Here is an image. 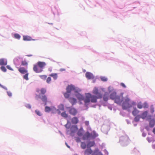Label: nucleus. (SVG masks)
Masks as SVG:
<instances>
[{
	"label": "nucleus",
	"mask_w": 155,
	"mask_h": 155,
	"mask_svg": "<svg viewBox=\"0 0 155 155\" xmlns=\"http://www.w3.org/2000/svg\"><path fill=\"white\" fill-rule=\"evenodd\" d=\"M93 93L95 95H92L90 93H87L86 94L84 102L85 105H87L91 102L92 103H95L97 102V99L102 98L103 95L99 92L98 88H94L92 91Z\"/></svg>",
	"instance_id": "nucleus-1"
},
{
	"label": "nucleus",
	"mask_w": 155,
	"mask_h": 155,
	"mask_svg": "<svg viewBox=\"0 0 155 155\" xmlns=\"http://www.w3.org/2000/svg\"><path fill=\"white\" fill-rule=\"evenodd\" d=\"M93 93L95 95H92L90 93H87L86 94L84 102L85 105H87L91 102L92 103H95L97 102V99L102 98L103 95L99 92L98 88H94L92 91Z\"/></svg>",
	"instance_id": "nucleus-2"
},
{
	"label": "nucleus",
	"mask_w": 155,
	"mask_h": 155,
	"mask_svg": "<svg viewBox=\"0 0 155 155\" xmlns=\"http://www.w3.org/2000/svg\"><path fill=\"white\" fill-rule=\"evenodd\" d=\"M123 101H124L122 104L123 109L126 110L132 107L131 105L129 103L130 100L128 97H126Z\"/></svg>",
	"instance_id": "nucleus-3"
},
{
	"label": "nucleus",
	"mask_w": 155,
	"mask_h": 155,
	"mask_svg": "<svg viewBox=\"0 0 155 155\" xmlns=\"http://www.w3.org/2000/svg\"><path fill=\"white\" fill-rule=\"evenodd\" d=\"M97 136V135L95 132H93L90 134L87 131L83 135V139L84 140H85L90 137L94 138Z\"/></svg>",
	"instance_id": "nucleus-4"
},
{
	"label": "nucleus",
	"mask_w": 155,
	"mask_h": 155,
	"mask_svg": "<svg viewBox=\"0 0 155 155\" xmlns=\"http://www.w3.org/2000/svg\"><path fill=\"white\" fill-rule=\"evenodd\" d=\"M124 98H123L122 97H120L117 95L114 100V102L117 104H120Z\"/></svg>",
	"instance_id": "nucleus-5"
},
{
	"label": "nucleus",
	"mask_w": 155,
	"mask_h": 155,
	"mask_svg": "<svg viewBox=\"0 0 155 155\" xmlns=\"http://www.w3.org/2000/svg\"><path fill=\"white\" fill-rule=\"evenodd\" d=\"M33 70L35 72L37 73H40L42 71V69L39 67L37 64L34 65Z\"/></svg>",
	"instance_id": "nucleus-6"
},
{
	"label": "nucleus",
	"mask_w": 155,
	"mask_h": 155,
	"mask_svg": "<svg viewBox=\"0 0 155 155\" xmlns=\"http://www.w3.org/2000/svg\"><path fill=\"white\" fill-rule=\"evenodd\" d=\"M69 113L71 115L75 116L78 113L77 110L74 108H70L69 110Z\"/></svg>",
	"instance_id": "nucleus-7"
},
{
	"label": "nucleus",
	"mask_w": 155,
	"mask_h": 155,
	"mask_svg": "<svg viewBox=\"0 0 155 155\" xmlns=\"http://www.w3.org/2000/svg\"><path fill=\"white\" fill-rule=\"evenodd\" d=\"M86 78L88 79H92L94 78V76L91 73L87 72L85 74Z\"/></svg>",
	"instance_id": "nucleus-8"
},
{
	"label": "nucleus",
	"mask_w": 155,
	"mask_h": 155,
	"mask_svg": "<svg viewBox=\"0 0 155 155\" xmlns=\"http://www.w3.org/2000/svg\"><path fill=\"white\" fill-rule=\"evenodd\" d=\"M75 89L74 86L72 85H68L66 88V90L68 92L71 93L72 91L74 90Z\"/></svg>",
	"instance_id": "nucleus-9"
},
{
	"label": "nucleus",
	"mask_w": 155,
	"mask_h": 155,
	"mask_svg": "<svg viewBox=\"0 0 155 155\" xmlns=\"http://www.w3.org/2000/svg\"><path fill=\"white\" fill-rule=\"evenodd\" d=\"M37 64L39 67H40L42 70L43 68L46 65V64L45 62L41 61L38 62L37 63Z\"/></svg>",
	"instance_id": "nucleus-10"
},
{
	"label": "nucleus",
	"mask_w": 155,
	"mask_h": 155,
	"mask_svg": "<svg viewBox=\"0 0 155 155\" xmlns=\"http://www.w3.org/2000/svg\"><path fill=\"white\" fill-rule=\"evenodd\" d=\"M78 122V119L77 117H74L71 119V122L73 124H77Z\"/></svg>",
	"instance_id": "nucleus-11"
},
{
	"label": "nucleus",
	"mask_w": 155,
	"mask_h": 155,
	"mask_svg": "<svg viewBox=\"0 0 155 155\" xmlns=\"http://www.w3.org/2000/svg\"><path fill=\"white\" fill-rule=\"evenodd\" d=\"M18 71L20 72L23 74H24L28 72L25 68L23 67H21L18 69Z\"/></svg>",
	"instance_id": "nucleus-12"
},
{
	"label": "nucleus",
	"mask_w": 155,
	"mask_h": 155,
	"mask_svg": "<svg viewBox=\"0 0 155 155\" xmlns=\"http://www.w3.org/2000/svg\"><path fill=\"white\" fill-rule=\"evenodd\" d=\"M92 150L91 148H88L85 150L84 154L85 155H90L92 153Z\"/></svg>",
	"instance_id": "nucleus-13"
},
{
	"label": "nucleus",
	"mask_w": 155,
	"mask_h": 155,
	"mask_svg": "<svg viewBox=\"0 0 155 155\" xmlns=\"http://www.w3.org/2000/svg\"><path fill=\"white\" fill-rule=\"evenodd\" d=\"M92 155H103L99 151L98 148L96 149L92 153Z\"/></svg>",
	"instance_id": "nucleus-14"
},
{
	"label": "nucleus",
	"mask_w": 155,
	"mask_h": 155,
	"mask_svg": "<svg viewBox=\"0 0 155 155\" xmlns=\"http://www.w3.org/2000/svg\"><path fill=\"white\" fill-rule=\"evenodd\" d=\"M7 64V61L4 59L2 58L0 59V65H6Z\"/></svg>",
	"instance_id": "nucleus-15"
},
{
	"label": "nucleus",
	"mask_w": 155,
	"mask_h": 155,
	"mask_svg": "<svg viewBox=\"0 0 155 155\" xmlns=\"http://www.w3.org/2000/svg\"><path fill=\"white\" fill-rule=\"evenodd\" d=\"M117 96L116 93L115 92H114L110 94V99L114 100Z\"/></svg>",
	"instance_id": "nucleus-16"
},
{
	"label": "nucleus",
	"mask_w": 155,
	"mask_h": 155,
	"mask_svg": "<svg viewBox=\"0 0 155 155\" xmlns=\"http://www.w3.org/2000/svg\"><path fill=\"white\" fill-rule=\"evenodd\" d=\"M69 101L72 104V105L75 104L77 102L76 99L74 98H69Z\"/></svg>",
	"instance_id": "nucleus-17"
},
{
	"label": "nucleus",
	"mask_w": 155,
	"mask_h": 155,
	"mask_svg": "<svg viewBox=\"0 0 155 155\" xmlns=\"http://www.w3.org/2000/svg\"><path fill=\"white\" fill-rule=\"evenodd\" d=\"M41 99L42 101L45 102V105H46L47 101V98L46 96L45 95H42Z\"/></svg>",
	"instance_id": "nucleus-18"
},
{
	"label": "nucleus",
	"mask_w": 155,
	"mask_h": 155,
	"mask_svg": "<svg viewBox=\"0 0 155 155\" xmlns=\"http://www.w3.org/2000/svg\"><path fill=\"white\" fill-rule=\"evenodd\" d=\"M95 143L94 141H90L87 144V147H91L94 145Z\"/></svg>",
	"instance_id": "nucleus-19"
},
{
	"label": "nucleus",
	"mask_w": 155,
	"mask_h": 155,
	"mask_svg": "<svg viewBox=\"0 0 155 155\" xmlns=\"http://www.w3.org/2000/svg\"><path fill=\"white\" fill-rule=\"evenodd\" d=\"M108 94L107 92H105L103 96V100L105 101H107L108 100Z\"/></svg>",
	"instance_id": "nucleus-20"
},
{
	"label": "nucleus",
	"mask_w": 155,
	"mask_h": 155,
	"mask_svg": "<svg viewBox=\"0 0 155 155\" xmlns=\"http://www.w3.org/2000/svg\"><path fill=\"white\" fill-rule=\"evenodd\" d=\"M147 111H145L141 115V116L140 117L141 118L144 119H145L147 115Z\"/></svg>",
	"instance_id": "nucleus-21"
},
{
	"label": "nucleus",
	"mask_w": 155,
	"mask_h": 155,
	"mask_svg": "<svg viewBox=\"0 0 155 155\" xmlns=\"http://www.w3.org/2000/svg\"><path fill=\"white\" fill-rule=\"evenodd\" d=\"M77 98L79 100H84L85 99H84L83 96L80 94H78L77 96Z\"/></svg>",
	"instance_id": "nucleus-22"
},
{
	"label": "nucleus",
	"mask_w": 155,
	"mask_h": 155,
	"mask_svg": "<svg viewBox=\"0 0 155 155\" xmlns=\"http://www.w3.org/2000/svg\"><path fill=\"white\" fill-rule=\"evenodd\" d=\"M49 76L53 77L54 80H56L58 78L57 74L56 73H52Z\"/></svg>",
	"instance_id": "nucleus-23"
},
{
	"label": "nucleus",
	"mask_w": 155,
	"mask_h": 155,
	"mask_svg": "<svg viewBox=\"0 0 155 155\" xmlns=\"http://www.w3.org/2000/svg\"><path fill=\"white\" fill-rule=\"evenodd\" d=\"M83 134V130L81 129H80L78 131L77 134L79 136H82Z\"/></svg>",
	"instance_id": "nucleus-24"
},
{
	"label": "nucleus",
	"mask_w": 155,
	"mask_h": 155,
	"mask_svg": "<svg viewBox=\"0 0 155 155\" xmlns=\"http://www.w3.org/2000/svg\"><path fill=\"white\" fill-rule=\"evenodd\" d=\"M139 112V111L136 108L134 109L132 112V114L134 116L136 115Z\"/></svg>",
	"instance_id": "nucleus-25"
},
{
	"label": "nucleus",
	"mask_w": 155,
	"mask_h": 155,
	"mask_svg": "<svg viewBox=\"0 0 155 155\" xmlns=\"http://www.w3.org/2000/svg\"><path fill=\"white\" fill-rule=\"evenodd\" d=\"M46 89L45 88H42L40 90L41 94H44L46 92Z\"/></svg>",
	"instance_id": "nucleus-26"
},
{
	"label": "nucleus",
	"mask_w": 155,
	"mask_h": 155,
	"mask_svg": "<svg viewBox=\"0 0 155 155\" xmlns=\"http://www.w3.org/2000/svg\"><path fill=\"white\" fill-rule=\"evenodd\" d=\"M23 39L25 41H31V37L28 36H24Z\"/></svg>",
	"instance_id": "nucleus-27"
},
{
	"label": "nucleus",
	"mask_w": 155,
	"mask_h": 155,
	"mask_svg": "<svg viewBox=\"0 0 155 155\" xmlns=\"http://www.w3.org/2000/svg\"><path fill=\"white\" fill-rule=\"evenodd\" d=\"M81 147L82 149H84L86 148V143L83 142H81Z\"/></svg>",
	"instance_id": "nucleus-28"
},
{
	"label": "nucleus",
	"mask_w": 155,
	"mask_h": 155,
	"mask_svg": "<svg viewBox=\"0 0 155 155\" xmlns=\"http://www.w3.org/2000/svg\"><path fill=\"white\" fill-rule=\"evenodd\" d=\"M70 92H68L67 91L64 94V96L65 98H68L70 95Z\"/></svg>",
	"instance_id": "nucleus-29"
},
{
	"label": "nucleus",
	"mask_w": 155,
	"mask_h": 155,
	"mask_svg": "<svg viewBox=\"0 0 155 155\" xmlns=\"http://www.w3.org/2000/svg\"><path fill=\"white\" fill-rule=\"evenodd\" d=\"M51 110V109L49 107L46 106L45 108V111L46 112H49Z\"/></svg>",
	"instance_id": "nucleus-30"
},
{
	"label": "nucleus",
	"mask_w": 155,
	"mask_h": 155,
	"mask_svg": "<svg viewBox=\"0 0 155 155\" xmlns=\"http://www.w3.org/2000/svg\"><path fill=\"white\" fill-rule=\"evenodd\" d=\"M61 115L62 117H65V118L67 117L68 116V115L66 113V112L65 111H64V112H62L61 114Z\"/></svg>",
	"instance_id": "nucleus-31"
},
{
	"label": "nucleus",
	"mask_w": 155,
	"mask_h": 155,
	"mask_svg": "<svg viewBox=\"0 0 155 155\" xmlns=\"http://www.w3.org/2000/svg\"><path fill=\"white\" fill-rule=\"evenodd\" d=\"M141 117L139 115H137L134 118V120L136 122L138 121Z\"/></svg>",
	"instance_id": "nucleus-32"
},
{
	"label": "nucleus",
	"mask_w": 155,
	"mask_h": 155,
	"mask_svg": "<svg viewBox=\"0 0 155 155\" xmlns=\"http://www.w3.org/2000/svg\"><path fill=\"white\" fill-rule=\"evenodd\" d=\"M25 74L23 76V78L24 79L28 80V74L27 72V73H25Z\"/></svg>",
	"instance_id": "nucleus-33"
},
{
	"label": "nucleus",
	"mask_w": 155,
	"mask_h": 155,
	"mask_svg": "<svg viewBox=\"0 0 155 155\" xmlns=\"http://www.w3.org/2000/svg\"><path fill=\"white\" fill-rule=\"evenodd\" d=\"M137 107L139 109H141L143 107V105L141 103H139L137 105Z\"/></svg>",
	"instance_id": "nucleus-34"
},
{
	"label": "nucleus",
	"mask_w": 155,
	"mask_h": 155,
	"mask_svg": "<svg viewBox=\"0 0 155 155\" xmlns=\"http://www.w3.org/2000/svg\"><path fill=\"white\" fill-rule=\"evenodd\" d=\"M150 127H152L154 126V121L153 120H151L149 124Z\"/></svg>",
	"instance_id": "nucleus-35"
},
{
	"label": "nucleus",
	"mask_w": 155,
	"mask_h": 155,
	"mask_svg": "<svg viewBox=\"0 0 155 155\" xmlns=\"http://www.w3.org/2000/svg\"><path fill=\"white\" fill-rule=\"evenodd\" d=\"M101 80L103 81H107V78L104 77H101Z\"/></svg>",
	"instance_id": "nucleus-36"
},
{
	"label": "nucleus",
	"mask_w": 155,
	"mask_h": 155,
	"mask_svg": "<svg viewBox=\"0 0 155 155\" xmlns=\"http://www.w3.org/2000/svg\"><path fill=\"white\" fill-rule=\"evenodd\" d=\"M40 78L42 79L45 80L47 78V76L46 75H40Z\"/></svg>",
	"instance_id": "nucleus-37"
},
{
	"label": "nucleus",
	"mask_w": 155,
	"mask_h": 155,
	"mask_svg": "<svg viewBox=\"0 0 155 155\" xmlns=\"http://www.w3.org/2000/svg\"><path fill=\"white\" fill-rule=\"evenodd\" d=\"M51 81V78L50 77H48L47 80H46V82L48 84H50Z\"/></svg>",
	"instance_id": "nucleus-38"
},
{
	"label": "nucleus",
	"mask_w": 155,
	"mask_h": 155,
	"mask_svg": "<svg viewBox=\"0 0 155 155\" xmlns=\"http://www.w3.org/2000/svg\"><path fill=\"white\" fill-rule=\"evenodd\" d=\"M14 37L18 39H20V35L18 34H15L14 35Z\"/></svg>",
	"instance_id": "nucleus-39"
},
{
	"label": "nucleus",
	"mask_w": 155,
	"mask_h": 155,
	"mask_svg": "<svg viewBox=\"0 0 155 155\" xmlns=\"http://www.w3.org/2000/svg\"><path fill=\"white\" fill-rule=\"evenodd\" d=\"M143 105V107L145 108H147L148 107V105L146 103H144Z\"/></svg>",
	"instance_id": "nucleus-40"
},
{
	"label": "nucleus",
	"mask_w": 155,
	"mask_h": 155,
	"mask_svg": "<svg viewBox=\"0 0 155 155\" xmlns=\"http://www.w3.org/2000/svg\"><path fill=\"white\" fill-rule=\"evenodd\" d=\"M1 70L4 72H5L6 71V69L5 68L4 66H2L1 67Z\"/></svg>",
	"instance_id": "nucleus-41"
},
{
	"label": "nucleus",
	"mask_w": 155,
	"mask_h": 155,
	"mask_svg": "<svg viewBox=\"0 0 155 155\" xmlns=\"http://www.w3.org/2000/svg\"><path fill=\"white\" fill-rule=\"evenodd\" d=\"M35 112L36 114L40 116L41 115V112L38 110H35Z\"/></svg>",
	"instance_id": "nucleus-42"
},
{
	"label": "nucleus",
	"mask_w": 155,
	"mask_h": 155,
	"mask_svg": "<svg viewBox=\"0 0 155 155\" xmlns=\"http://www.w3.org/2000/svg\"><path fill=\"white\" fill-rule=\"evenodd\" d=\"M28 64V63L25 61H22L21 62V65L23 66H25L27 65Z\"/></svg>",
	"instance_id": "nucleus-43"
},
{
	"label": "nucleus",
	"mask_w": 155,
	"mask_h": 155,
	"mask_svg": "<svg viewBox=\"0 0 155 155\" xmlns=\"http://www.w3.org/2000/svg\"><path fill=\"white\" fill-rule=\"evenodd\" d=\"M7 93L8 94V95L9 97H11L12 96V94L11 92L10 91H7Z\"/></svg>",
	"instance_id": "nucleus-44"
},
{
	"label": "nucleus",
	"mask_w": 155,
	"mask_h": 155,
	"mask_svg": "<svg viewBox=\"0 0 155 155\" xmlns=\"http://www.w3.org/2000/svg\"><path fill=\"white\" fill-rule=\"evenodd\" d=\"M26 107L27 108L30 109L31 108V106L29 104H27L26 105Z\"/></svg>",
	"instance_id": "nucleus-45"
},
{
	"label": "nucleus",
	"mask_w": 155,
	"mask_h": 155,
	"mask_svg": "<svg viewBox=\"0 0 155 155\" xmlns=\"http://www.w3.org/2000/svg\"><path fill=\"white\" fill-rule=\"evenodd\" d=\"M120 85L124 88H126V85L124 83H121L120 84Z\"/></svg>",
	"instance_id": "nucleus-46"
},
{
	"label": "nucleus",
	"mask_w": 155,
	"mask_h": 155,
	"mask_svg": "<svg viewBox=\"0 0 155 155\" xmlns=\"http://www.w3.org/2000/svg\"><path fill=\"white\" fill-rule=\"evenodd\" d=\"M6 67H7V68L8 69H9V70H12V71H13V69H12V68L10 67V66L8 65V66H6Z\"/></svg>",
	"instance_id": "nucleus-47"
},
{
	"label": "nucleus",
	"mask_w": 155,
	"mask_h": 155,
	"mask_svg": "<svg viewBox=\"0 0 155 155\" xmlns=\"http://www.w3.org/2000/svg\"><path fill=\"white\" fill-rule=\"evenodd\" d=\"M76 141L77 142H80L81 141V140H80V138H79L78 137L76 139Z\"/></svg>",
	"instance_id": "nucleus-48"
},
{
	"label": "nucleus",
	"mask_w": 155,
	"mask_h": 155,
	"mask_svg": "<svg viewBox=\"0 0 155 155\" xmlns=\"http://www.w3.org/2000/svg\"><path fill=\"white\" fill-rule=\"evenodd\" d=\"M85 124L86 126H88L89 124V122L88 121H86L85 122Z\"/></svg>",
	"instance_id": "nucleus-49"
},
{
	"label": "nucleus",
	"mask_w": 155,
	"mask_h": 155,
	"mask_svg": "<svg viewBox=\"0 0 155 155\" xmlns=\"http://www.w3.org/2000/svg\"><path fill=\"white\" fill-rule=\"evenodd\" d=\"M65 69L64 68H61L60 69V71H65Z\"/></svg>",
	"instance_id": "nucleus-50"
},
{
	"label": "nucleus",
	"mask_w": 155,
	"mask_h": 155,
	"mask_svg": "<svg viewBox=\"0 0 155 155\" xmlns=\"http://www.w3.org/2000/svg\"><path fill=\"white\" fill-rule=\"evenodd\" d=\"M65 144L68 147V148H70V147L66 143H65Z\"/></svg>",
	"instance_id": "nucleus-51"
},
{
	"label": "nucleus",
	"mask_w": 155,
	"mask_h": 155,
	"mask_svg": "<svg viewBox=\"0 0 155 155\" xmlns=\"http://www.w3.org/2000/svg\"><path fill=\"white\" fill-rule=\"evenodd\" d=\"M153 132L154 134H155V127L153 129Z\"/></svg>",
	"instance_id": "nucleus-52"
},
{
	"label": "nucleus",
	"mask_w": 155,
	"mask_h": 155,
	"mask_svg": "<svg viewBox=\"0 0 155 155\" xmlns=\"http://www.w3.org/2000/svg\"><path fill=\"white\" fill-rule=\"evenodd\" d=\"M151 111L152 113H153L154 112V109L153 108V109H151Z\"/></svg>",
	"instance_id": "nucleus-53"
},
{
	"label": "nucleus",
	"mask_w": 155,
	"mask_h": 155,
	"mask_svg": "<svg viewBox=\"0 0 155 155\" xmlns=\"http://www.w3.org/2000/svg\"><path fill=\"white\" fill-rule=\"evenodd\" d=\"M36 91L38 92H39V89H38Z\"/></svg>",
	"instance_id": "nucleus-54"
},
{
	"label": "nucleus",
	"mask_w": 155,
	"mask_h": 155,
	"mask_svg": "<svg viewBox=\"0 0 155 155\" xmlns=\"http://www.w3.org/2000/svg\"><path fill=\"white\" fill-rule=\"evenodd\" d=\"M62 107H63V106L62 105ZM61 110H64V108L63 107L62 109Z\"/></svg>",
	"instance_id": "nucleus-55"
},
{
	"label": "nucleus",
	"mask_w": 155,
	"mask_h": 155,
	"mask_svg": "<svg viewBox=\"0 0 155 155\" xmlns=\"http://www.w3.org/2000/svg\"><path fill=\"white\" fill-rule=\"evenodd\" d=\"M49 24H50V25H53V24L52 23H49Z\"/></svg>",
	"instance_id": "nucleus-56"
},
{
	"label": "nucleus",
	"mask_w": 155,
	"mask_h": 155,
	"mask_svg": "<svg viewBox=\"0 0 155 155\" xmlns=\"http://www.w3.org/2000/svg\"><path fill=\"white\" fill-rule=\"evenodd\" d=\"M0 86H1V87H2V85L0 84Z\"/></svg>",
	"instance_id": "nucleus-57"
},
{
	"label": "nucleus",
	"mask_w": 155,
	"mask_h": 155,
	"mask_svg": "<svg viewBox=\"0 0 155 155\" xmlns=\"http://www.w3.org/2000/svg\"><path fill=\"white\" fill-rule=\"evenodd\" d=\"M75 127L77 128V126H76Z\"/></svg>",
	"instance_id": "nucleus-58"
}]
</instances>
